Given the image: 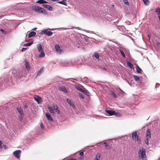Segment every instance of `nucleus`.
Returning a JSON list of instances; mask_svg holds the SVG:
<instances>
[{
	"label": "nucleus",
	"instance_id": "f257e3e1",
	"mask_svg": "<svg viewBox=\"0 0 160 160\" xmlns=\"http://www.w3.org/2000/svg\"><path fill=\"white\" fill-rule=\"evenodd\" d=\"M32 8L33 10L36 12L44 13V14H46L47 13V12L44 9L39 6H33L32 7Z\"/></svg>",
	"mask_w": 160,
	"mask_h": 160
},
{
	"label": "nucleus",
	"instance_id": "f03ea898",
	"mask_svg": "<svg viewBox=\"0 0 160 160\" xmlns=\"http://www.w3.org/2000/svg\"><path fill=\"white\" fill-rule=\"evenodd\" d=\"M145 150L143 148L139 150L138 152V156L140 159L142 160H146L147 156L145 153Z\"/></svg>",
	"mask_w": 160,
	"mask_h": 160
},
{
	"label": "nucleus",
	"instance_id": "7ed1b4c3",
	"mask_svg": "<svg viewBox=\"0 0 160 160\" xmlns=\"http://www.w3.org/2000/svg\"><path fill=\"white\" fill-rule=\"evenodd\" d=\"M39 33L41 34H44L46 35L50 36L52 35L53 32L51 31H48L46 29H44Z\"/></svg>",
	"mask_w": 160,
	"mask_h": 160
},
{
	"label": "nucleus",
	"instance_id": "20e7f679",
	"mask_svg": "<svg viewBox=\"0 0 160 160\" xmlns=\"http://www.w3.org/2000/svg\"><path fill=\"white\" fill-rule=\"evenodd\" d=\"M55 51L58 54H61L63 52V51L61 49L59 45L58 44L56 45L55 46Z\"/></svg>",
	"mask_w": 160,
	"mask_h": 160
},
{
	"label": "nucleus",
	"instance_id": "39448f33",
	"mask_svg": "<svg viewBox=\"0 0 160 160\" xmlns=\"http://www.w3.org/2000/svg\"><path fill=\"white\" fill-rule=\"evenodd\" d=\"M132 137L133 140L137 141L138 142H140V139L138 138V136L136 132H135L132 133Z\"/></svg>",
	"mask_w": 160,
	"mask_h": 160
},
{
	"label": "nucleus",
	"instance_id": "423d86ee",
	"mask_svg": "<svg viewBox=\"0 0 160 160\" xmlns=\"http://www.w3.org/2000/svg\"><path fill=\"white\" fill-rule=\"evenodd\" d=\"M21 151L20 150H17L13 152V154L17 158L19 159L20 158V155Z\"/></svg>",
	"mask_w": 160,
	"mask_h": 160
},
{
	"label": "nucleus",
	"instance_id": "0eeeda50",
	"mask_svg": "<svg viewBox=\"0 0 160 160\" xmlns=\"http://www.w3.org/2000/svg\"><path fill=\"white\" fill-rule=\"evenodd\" d=\"M34 98L35 100L37 102L38 104L40 103L41 102V98L38 96H35L34 97Z\"/></svg>",
	"mask_w": 160,
	"mask_h": 160
},
{
	"label": "nucleus",
	"instance_id": "6e6552de",
	"mask_svg": "<svg viewBox=\"0 0 160 160\" xmlns=\"http://www.w3.org/2000/svg\"><path fill=\"white\" fill-rule=\"evenodd\" d=\"M105 112H106L108 113L109 115V116L113 115L114 114H115V111L111 110H106Z\"/></svg>",
	"mask_w": 160,
	"mask_h": 160
},
{
	"label": "nucleus",
	"instance_id": "1a4fd4ad",
	"mask_svg": "<svg viewBox=\"0 0 160 160\" xmlns=\"http://www.w3.org/2000/svg\"><path fill=\"white\" fill-rule=\"evenodd\" d=\"M66 101L67 103L70 105V106L72 107L73 108H75V106L74 105L70 99L67 98L66 99Z\"/></svg>",
	"mask_w": 160,
	"mask_h": 160
},
{
	"label": "nucleus",
	"instance_id": "9d476101",
	"mask_svg": "<svg viewBox=\"0 0 160 160\" xmlns=\"http://www.w3.org/2000/svg\"><path fill=\"white\" fill-rule=\"evenodd\" d=\"M151 137V134L150 132V130L148 129L146 131V138H150Z\"/></svg>",
	"mask_w": 160,
	"mask_h": 160
},
{
	"label": "nucleus",
	"instance_id": "9b49d317",
	"mask_svg": "<svg viewBox=\"0 0 160 160\" xmlns=\"http://www.w3.org/2000/svg\"><path fill=\"white\" fill-rule=\"evenodd\" d=\"M37 48L39 52H41L43 51L42 46L41 44H37Z\"/></svg>",
	"mask_w": 160,
	"mask_h": 160
},
{
	"label": "nucleus",
	"instance_id": "f8f14e48",
	"mask_svg": "<svg viewBox=\"0 0 160 160\" xmlns=\"http://www.w3.org/2000/svg\"><path fill=\"white\" fill-rule=\"evenodd\" d=\"M46 116L48 120H50L51 121H53L52 118L49 113H46Z\"/></svg>",
	"mask_w": 160,
	"mask_h": 160
},
{
	"label": "nucleus",
	"instance_id": "ddd939ff",
	"mask_svg": "<svg viewBox=\"0 0 160 160\" xmlns=\"http://www.w3.org/2000/svg\"><path fill=\"white\" fill-rule=\"evenodd\" d=\"M42 6L45 8H47L48 10L49 11L52 10V7L48 5L44 4Z\"/></svg>",
	"mask_w": 160,
	"mask_h": 160
},
{
	"label": "nucleus",
	"instance_id": "4468645a",
	"mask_svg": "<svg viewBox=\"0 0 160 160\" xmlns=\"http://www.w3.org/2000/svg\"><path fill=\"white\" fill-rule=\"evenodd\" d=\"M59 89L65 93L67 92V91L66 88L64 86H60L59 87Z\"/></svg>",
	"mask_w": 160,
	"mask_h": 160
},
{
	"label": "nucleus",
	"instance_id": "2eb2a0df",
	"mask_svg": "<svg viewBox=\"0 0 160 160\" xmlns=\"http://www.w3.org/2000/svg\"><path fill=\"white\" fill-rule=\"evenodd\" d=\"M36 33L35 32L32 31L30 32L28 35V38H31L36 35Z\"/></svg>",
	"mask_w": 160,
	"mask_h": 160
},
{
	"label": "nucleus",
	"instance_id": "dca6fc26",
	"mask_svg": "<svg viewBox=\"0 0 160 160\" xmlns=\"http://www.w3.org/2000/svg\"><path fill=\"white\" fill-rule=\"evenodd\" d=\"M25 62V67L26 69L28 70L30 69V66L29 63L28 62L27 60L26 59H25L24 60Z\"/></svg>",
	"mask_w": 160,
	"mask_h": 160
},
{
	"label": "nucleus",
	"instance_id": "f3484780",
	"mask_svg": "<svg viewBox=\"0 0 160 160\" xmlns=\"http://www.w3.org/2000/svg\"><path fill=\"white\" fill-rule=\"evenodd\" d=\"M75 88L78 90L79 91H80L82 92H84V90H83L79 86H75Z\"/></svg>",
	"mask_w": 160,
	"mask_h": 160
},
{
	"label": "nucleus",
	"instance_id": "a211bd4d",
	"mask_svg": "<svg viewBox=\"0 0 160 160\" xmlns=\"http://www.w3.org/2000/svg\"><path fill=\"white\" fill-rule=\"evenodd\" d=\"M48 108L49 111L51 113H52L53 114L54 113V110L50 106H48Z\"/></svg>",
	"mask_w": 160,
	"mask_h": 160
},
{
	"label": "nucleus",
	"instance_id": "6ab92c4d",
	"mask_svg": "<svg viewBox=\"0 0 160 160\" xmlns=\"http://www.w3.org/2000/svg\"><path fill=\"white\" fill-rule=\"evenodd\" d=\"M101 158V154L99 153H97L95 156V158L94 160H99Z\"/></svg>",
	"mask_w": 160,
	"mask_h": 160
},
{
	"label": "nucleus",
	"instance_id": "aec40b11",
	"mask_svg": "<svg viewBox=\"0 0 160 160\" xmlns=\"http://www.w3.org/2000/svg\"><path fill=\"white\" fill-rule=\"evenodd\" d=\"M53 109L54 110H55L56 111L58 114L60 113V112L59 109H58V107L56 105L53 106Z\"/></svg>",
	"mask_w": 160,
	"mask_h": 160
},
{
	"label": "nucleus",
	"instance_id": "412c9836",
	"mask_svg": "<svg viewBox=\"0 0 160 160\" xmlns=\"http://www.w3.org/2000/svg\"><path fill=\"white\" fill-rule=\"evenodd\" d=\"M136 71L138 73H140L142 71V69L138 66H137L136 67Z\"/></svg>",
	"mask_w": 160,
	"mask_h": 160
},
{
	"label": "nucleus",
	"instance_id": "4be33fe9",
	"mask_svg": "<svg viewBox=\"0 0 160 160\" xmlns=\"http://www.w3.org/2000/svg\"><path fill=\"white\" fill-rule=\"evenodd\" d=\"M18 111L20 114V115H23V112L21 108H17Z\"/></svg>",
	"mask_w": 160,
	"mask_h": 160
},
{
	"label": "nucleus",
	"instance_id": "5701e85b",
	"mask_svg": "<svg viewBox=\"0 0 160 160\" xmlns=\"http://www.w3.org/2000/svg\"><path fill=\"white\" fill-rule=\"evenodd\" d=\"M36 3L40 4H43L47 3V2L44 0H39L36 2Z\"/></svg>",
	"mask_w": 160,
	"mask_h": 160
},
{
	"label": "nucleus",
	"instance_id": "b1692460",
	"mask_svg": "<svg viewBox=\"0 0 160 160\" xmlns=\"http://www.w3.org/2000/svg\"><path fill=\"white\" fill-rule=\"evenodd\" d=\"M40 52V53L39 56V58H42L45 57V54L43 51Z\"/></svg>",
	"mask_w": 160,
	"mask_h": 160
},
{
	"label": "nucleus",
	"instance_id": "393cba45",
	"mask_svg": "<svg viewBox=\"0 0 160 160\" xmlns=\"http://www.w3.org/2000/svg\"><path fill=\"white\" fill-rule=\"evenodd\" d=\"M43 70V68L42 67L40 70L38 72L37 76L40 75L42 72Z\"/></svg>",
	"mask_w": 160,
	"mask_h": 160
},
{
	"label": "nucleus",
	"instance_id": "a878e982",
	"mask_svg": "<svg viewBox=\"0 0 160 160\" xmlns=\"http://www.w3.org/2000/svg\"><path fill=\"white\" fill-rule=\"evenodd\" d=\"M66 0H63V1H62L59 2L58 3H60V4H62V5H65L66 6H67V3H66Z\"/></svg>",
	"mask_w": 160,
	"mask_h": 160
},
{
	"label": "nucleus",
	"instance_id": "bb28decb",
	"mask_svg": "<svg viewBox=\"0 0 160 160\" xmlns=\"http://www.w3.org/2000/svg\"><path fill=\"white\" fill-rule=\"evenodd\" d=\"M127 64L128 66L131 68H133V65L130 62H127Z\"/></svg>",
	"mask_w": 160,
	"mask_h": 160
},
{
	"label": "nucleus",
	"instance_id": "cd10ccee",
	"mask_svg": "<svg viewBox=\"0 0 160 160\" xmlns=\"http://www.w3.org/2000/svg\"><path fill=\"white\" fill-rule=\"evenodd\" d=\"M133 77H134V80L135 81H138L140 79L139 78L137 75H133Z\"/></svg>",
	"mask_w": 160,
	"mask_h": 160
},
{
	"label": "nucleus",
	"instance_id": "c85d7f7f",
	"mask_svg": "<svg viewBox=\"0 0 160 160\" xmlns=\"http://www.w3.org/2000/svg\"><path fill=\"white\" fill-rule=\"evenodd\" d=\"M119 51L121 53L122 56L124 58H125L126 56L123 52L120 49H119Z\"/></svg>",
	"mask_w": 160,
	"mask_h": 160
},
{
	"label": "nucleus",
	"instance_id": "c756f323",
	"mask_svg": "<svg viewBox=\"0 0 160 160\" xmlns=\"http://www.w3.org/2000/svg\"><path fill=\"white\" fill-rule=\"evenodd\" d=\"M144 4L145 5H148L149 3V1L148 0H142Z\"/></svg>",
	"mask_w": 160,
	"mask_h": 160
},
{
	"label": "nucleus",
	"instance_id": "7c9ffc66",
	"mask_svg": "<svg viewBox=\"0 0 160 160\" xmlns=\"http://www.w3.org/2000/svg\"><path fill=\"white\" fill-rule=\"evenodd\" d=\"M32 44V42H30V43H25V44H24V45H23V46H25V47H26V46H30Z\"/></svg>",
	"mask_w": 160,
	"mask_h": 160
},
{
	"label": "nucleus",
	"instance_id": "2f4dec72",
	"mask_svg": "<svg viewBox=\"0 0 160 160\" xmlns=\"http://www.w3.org/2000/svg\"><path fill=\"white\" fill-rule=\"evenodd\" d=\"M94 56L95 57L96 59H98L99 58V56L98 54L97 53H96V52L94 53Z\"/></svg>",
	"mask_w": 160,
	"mask_h": 160
},
{
	"label": "nucleus",
	"instance_id": "473e14b6",
	"mask_svg": "<svg viewBox=\"0 0 160 160\" xmlns=\"http://www.w3.org/2000/svg\"><path fill=\"white\" fill-rule=\"evenodd\" d=\"M114 115H115V116L118 117L121 116V114L119 112H115V114H114Z\"/></svg>",
	"mask_w": 160,
	"mask_h": 160
},
{
	"label": "nucleus",
	"instance_id": "72a5a7b5",
	"mask_svg": "<svg viewBox=\"0 0 160 160\" xmlns=\"http://www.w3.org/2000/svg\"><path fill=\"white\" fill-rule=\"evenodd\" d=\"M149 139L150 138H146L145 142L146 144L147 145H148V144H149L148 141H149Z\"/></svg>",
	"mask_w": 160,
	"mask_h": 160
},
{
	"label": "nucleus",
	"instance_id": "f704fd0d",
	"mask_svg": "<svg viewBox=\"0 0 160 160\" xmlns=\"http://www.w3.org/2000/svg\"><path fill=\"white\" fill-rule=\"evenodd\" d=\"M122 1H123L124 3L127 5H129V2H128V0H122Z\"/></svg>",
	"mask_w": 160,
	"mask_h": 160
},
{
	"label": "nucleus",
	"instance_id": "c9c22d12",
	"mask_svg": "<svg viewBox=\"0 0 160 160\" xmlns=\"http://www.w3.org/2000/svg\"><path fill=\"white\" fill-rule=\"evenodd\" d=\"M155 11L158 12V14H160V8H157L156 9Z\"/></svg>",
	"mask_w": 160,
	"mask_h": 160
},
{
	"label": "nucleus",
	"instance_id": "e433bc0d",
	"mask_svg": "<svg viewBox=\"0 0 160 160\" xmlns=\"http://www.w3.org/2000/svg\"><path fill=\"white\" fill-rule=\"evenodd\" d=\"M111 94L115 98H116L117 97L116 94L112 91L111 92Z\"/></svg>",
	"mask_w": 160,
	"mask_h": 160
},
{
	"label": "nucleus",
	"instance_id": "4c0bfd02",
	"mask_svg": "<svg viewBox=\"0 0 160 160\" xmlns=\"http://www.w3.org/2000/svg\"><path fill=\"white\" fill-rule=\"evenodd\" d=\"M22 115H20L18 117L20 121H22L23 120Z\"/></svg>",
	"mask_w": 160,
	"mask_h": 160
},
{
	"label": "nucleus",
	"instance_id": "58836bf2",
	"mask_svg": "<svg viewBox=\"0 0 160 160\" xmlns=\"http://www.w3.org/2000/svg\"><path fill=\"white\" fill-rule=\"evenodd\" d=\"M84 92H83L84 94L87 96L89 95V93L87 92L86 90H84Z\"/></svg>",
	"mask_w": 160,
	"mask_h": 160
},
{
	"label": "nucleus",
	"instance_id": "ea45409f",
	"mask_svg": "<svg viewBox=\"0 0 160 160\" xmlns=\"http://www.w3.org/2000/svg\"><path fill=\"white\" fill-rule=\"evenodd\" d=\"M105 148L107 149H108L110 148V146L107 145H106V146H105Z\"/></svg>",
	"mask_w": 160,
	"mask_h": 160
},
{
	"label": "nucleus",
	"instance_id": "a19ab883",
	"mask_svg": "<svg viewBox=\"0 0 160 160\" xmlns=\"http://www.w3.org/2000/svg\"><path fill=\"white\" fill-rule=\"evenodd\" d=\"M79 96H80V97L81 98H82V99H83L84 98V97L82 95V94L81 93H79Z\"/></svg>",
	"mask_w": 160,
	"mask_h": 160
},
{
	"label": "nucleus",
	"instance_id": "79ce46f5",
	"mask_svg": "<svg viewBox=\"0 0 160 160\" xmlns=\"http://www.w3.org/2000/svg\"><path fill=\"white\" fill-rule=\"evenodd\" d=\"M40 127L41 129H44V126L43 125L42 123H41L40 124Z\"/></svg>",
	"mask_w": 160,
	"mask_h": 160
},
{
	"label": "nucleus",
	"instance_id": "37998d69",
	"mask_svg": "<svg viewBox=\"0 0 160 160\" xmlns=\"http://www.w3.org/2000/svg\"><path fill=\"white\" fill-rule=\"evenodd\" d=\"M27 49V48H22V52H24L25 51L26 49Z\"/></svg>",
	"mask_w": 160,
	"mask_h": 160
},
{
	"label": "nucleus",
	"instance_id": "c03bdc74",
	"mask_svg": "<svg viewBox=\"0 0 160 160\" xmlns=\"http://www.w3.org/2000/svg\"><path fill=\"white\" fill-rule=\"evenodd\" d=\"M79 154L81 156H82L84 154V153L83 152H80Z\"/></svg>",
	"mask_w": 160,
	"mask_h": 160
},
{
	"label": "nucleus",
	"instance_id": "a18cd8bd",
	"mask_svg": "<svg viewBox=\"0 0 160 160\" xmlns=\"http://www.w3.org/2000/svg\"><path fill=\"white\" fill-rule=\"evenodd\" d=\"M2 142L0 143V149L1 148H2Z\"/></svg>",
	"mask_w": 160,
	"mask_h": 160
},
{
	"label": "nucleus",
	"instance_id": "49530a36",
	"mask_svg": "<svg viewBox=\"0 0 160 160\" xmlns=\"http://www.w3.org/2000/svg\"><path fill=\"white\" fill-rule=\"evenodd\" d=\"M0 31L1 32H2V33H4L5 32V31L4 30H3V29H1V30H0Z\"/></svg>",
	"mask_w": 160,
	"mask_h": 160
},
{
	"label": "nucleus",
	"instance_id": "de8ad7c7",
	"mask_svg": "<svg viewBox=\"0 0 160 160\" xmlns=\"http://www.w3.org/2000/svg\"><path fill=\"white\" fill-rule=\"evenodd\" d=\"M112 7L113 8H115V6L114 5H112Z\"/></svg>",
	"mask_w": 160,
	"mask_h": 160
},
{
	"label": "nucleus",
	"instance_id": "09e8293b",
	"mask_svg": "<svg viewBox=\"0 0 160 160\" xmlns=\"http://www.w3.org/2000/svg\"><path fill=\"white\" fill-rule=\"evenodd\" d=\"M103 144L105 145V146H106V145H107V143L106 142H105L103 143Z\"/></svg>",
	"mask_w": 160,
	"mask_h": 160
},
{
	"label": "nucleus",
	"instance_id": "8fccbe9b",
	"mask_svg": "<svg viewBox=\"0 0 160 160\" xmlns=\"http://www.w3.org/2000/svg\"><path fill=\"white\" fill-rule=\"evenodd\" d=\"M69 160H77L75 158H72L70 159Z\"/></svg>",
	"mask_w": 160,
	"mask_h": 160
},
{
	"label": "nucleus",
	"instance_id": "3c124183",
	"mask_svg": "<svg viewBox=\"0 0 160 160\" xmlns=\"http://www.w3.org/2000/svg\"><path fill=\"white\" fill-rule=\"evenodd\" d=\"M27 108V106L26 105H24V108Z\"/></svg>",
	"mask_w": 160,
	"mask_h": 160
},
{
	"label": "nucleus",
	"instance_id": "603ef678",
	"mask_svg": "<svg viewBox=\"0 0 160 160\" xmlns=\"http://www.w3.org/2000/svg\"><path fill=\"white\" fill-rule=\"evenodd\" d=\"M36 28H34L32 30H36Z\"/></svg>",
	"mask_w": 160,
	"mask_h": 160
},
{
	"label": "nucleus",
	"instance_id": "864d4df0",
	"mask_svg": "<svg viewBox=\"0 0 160 160\" xmlns=\"http://www.w3.org/2000/svg\"><path fill=\"white\" fill-rule=\"evenodd\" d=\"M54 29H50V30H54Z\"/></svg>",
	"mask_w": 160,
	"mask_h": 160
},
{
	"label": "nucleus",
	"instance_id": "5fc2aeb1",
	"mask_svg": "<svg viewBox=\"0 0 160 160\" xmlns=\"http://www.w3.org/2000/svg\"><path fill=\"white\" fill-rule=\"evenodd\" d=\"M83 158H82V157H81V158H80V159H82Z\"/></svg>",
	"mask_w": 160,
	"mask_h": 160
},
{
	"label": "nucleus",
	"instance_id": "6e6d98bb",
	"mask_svg": "<svg viewBox=\"0 0 160 160\" xmlns=\"http://www.w3.org/2000/svg\"><path fill=\"white\" fill-rule=\"evenodd\" d=\"M159 44H160V43H158V45Z\"/></svg>",
	"mask_w": 160,
	"mask_h": 160
},
{
	"label": "nucleus",
	"instance_id": "4d7b16f0",
	"mask_svg": "<svg viewBox=\"0 0 160 160\" xmlns=\"http://www.w3.org/2000/svg\"><path fill=\"white\" fill-rule=\"evenodd\" d=\"M2 142V141L0 140V143Z\"/></svg>",
	"mask_w": 160,
	"mask_h": 160
}]
</instances>
